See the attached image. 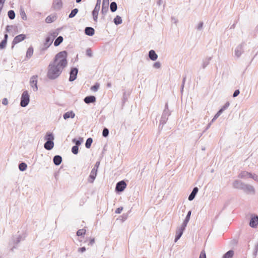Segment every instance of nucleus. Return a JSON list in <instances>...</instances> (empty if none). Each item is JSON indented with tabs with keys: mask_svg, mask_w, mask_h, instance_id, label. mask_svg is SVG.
Listing matches in <instances>:
<instances>
[{
	"mask_svg": "<svg viewBox=\"0 0 258 258\" xmlns=\"http://www.w3.org/2000/svg\"><path fill=\"white\" fill-rule=\"evenodd\" d=\"M67 53L61 51L55 56L53 61L48 66L47 76L51 80H54L60 76L68 64Z\"/></svg>",
	"mask_w": 258,
	"mask_h": 258,
	"instance_id": "1",
	"label": "nucleus"
},
{
	"mask_svg": "<svg viewBox=\"0 0 258 258\" xmlns=\"http://www.w3.org/2000/svg\"><path fill=\"white\" fill-rule=\"evenodd\" d=\"M29 101L30 98L28 92L27 91H25L21 96L20 105L22 107H25L28 105Z\"/></svg>",
	"mask_w": 258,
	"mask_h": 258,
	"instance_id": "2",
	"label": "nucleus"
},
{
	"mask_svg": "<svg viewBox=\"0 0 258 258\" xmlns=\"http://www.w3.org/2000/svg\"><path fill=\"white\" fill-rule=\"evenodd\" d=\"M170 115L169 111L168 109V105L166 104L165 105V108L163 112L162 115L161 116L160 121V125L162 124L163 125L166 123L167 120H168V117Z\"/></svg>",
	"mask_w": 258,
	"mask_h": 258,
	"instance_id": "3",
	"label": "nucleus"
},
{
	"mask_svg": "<svg viewBox=\"0 0 258 258\" xmlns=\"http://www.w3.org/2000/svg\"><path fill=\"white\" fill-rule=\"evenodd\" d=\"M242 190L247 194L255 195V189L253 186L252 185L245 183L243 187H242Z\"/></svg>",
	"mask_w": 258,
	"mask_h": 258,
	"instance_id": "4",
	"label": "nucleus"
},
{
	"mask_svg": "<svg viewBox=\"0 0 258 258\" xmlns=\"http://www.w3.org/2000/svg\"><path fill=\"white\" fill-rule=\"evenodd\" d=\"M101 0H97L96 4L92 12V15L94 20L96 22L98 19V13L100 10Z\"/></svg>",
	"mask_w": 258,
	"mask_h": 258,
	"instance_id": "5",
	"label": "nucleus"
},
{
	"mask_svg": "<svg viewBox=\"0 0 258 258\" xmlns=\"http://www.w3.org/2000/svg\"><path fill=\"white\" fill-rule=\"evenodd\" d=\"M186 227V226H184L183 225L181 224L177 228L176 230V236L174 240L175 242H177V240L179 239V238L181 237Z\"/></svg>",
	"mask_w": 258,
	"mask_h": 258,
	"instance_id": "6",
	"label": "nucleus"
},
{
	"mask_svg": "<svg viewBox=\"0 0 258 258\" xmlns=\"http://www.w3.org/2000/svg\"><path fill=\"white\" fill-rule=\"evenodd\" d=\"M37 78L38 76L37 75H34L31 77L30 80V86L35 92L38 90Z\"/></svg>",
	"mask_w": 258,
	"mask_h": 258,
	"instance_id": "7",
	"label": "nucleus"
},
{
	"mask_svg": "<svg viewBox=\"0 0 258 258\" xmlns=\"http://www.w3.org/2000/svg\"><path fill=\"white\" fill-rule=\"evenodd\" d=\"M126 184L124 181L121 180L117 183L116 185L115 190L117 191H122L126 187Z\"/></svg>",
	"mask_w": 258,
	"mask_h": 258,
	"instance_id": "8",
	"label": "nucleus"
},
{
	"mask_svg": "<svg viewBox=\"0 0 258 258\" xmlns=\"http://www.w3.org/2000/svg\"><path fill=\"white\" fill-rule=\"evenodd\" d=\"M63 6L61 0H54L52 4V7L55 10H60Z\"/></svg>",
	"mask_w": 258,
	"mask_h": 258,
	"instance_id": "9",
	"label": "nucleus"
},
{
	"mask_svg": "<svg viewBox=\"0 0 258 258\" xmlns=\"http://www.w3.org/2000/svg\"><path fill=\"white\" fill-rule=\"evenodd\" d=\"M243 52V45L240 44L238 45L235 49L234 55L237 58H239Z\"/></svg>",
	"mask_w": 258,
	"mask_h": 258,
	"instance_id": "10",
	"label": "nucleus"
},
{
	"mask_svg": "<svg viewBox=\"0 0 258 258\" xmlns=\"http://www.w3.org/2000/svg\"><path fill=\"white\" fill-rule=\"evenodd\" d=\"M78 73V70L77 68H73L70 73L69 81L72 82L74 81L77 77Z\"/></svg>",
	"mask_w": 258,
	"mask_h": 258,
	"instance_id": "11",
	"label": "nucleus"
},
{
	"mask_svg": "<svg viewBox=\"0 0 258 258\" xmlns=\"http://www.w3.org/2000/svg\"><path fill=\"white\" fill-rule=\"evenodd\" d=\"M26 38V35L25 34H20L16 36L13 41V44H16L23 40H24Z\"/></svg>",
	"mask_w": 258,
	"mask_h": 258,
	"instance_id": "12",
	"label": "nucleus"
},
{
	"mask_svg": "<svg viewBox=\"0 0 258 258\" xmlns=\"http://www.w3.org/2000/svg\"><path fill=\"white\" fill-rule=\"evenodd\" d=\"M97 171L95 169H92L88 177V182L93 183L96 177Z\"/></svg>",
	"mask_w": 258,
	"mask_h": 258,
	"instance_id": "13",
	"label": "nucleus"
},
{
	"mask_svg": "<svg viewBox=\"0 0 258 258\" xmlns=\"http://www.w3.org/2000/svg\"><path fill=\"white\" fill-rule=\"evenodd\" d=\"M245 183L242 182L240 180H236L233 182V187L235 188L240 189L242 190V187H243Z\"/></svg>",
	"mask_w": 258,
	"mask_h": 258,
	"instance_id": "14",
	"label": "nucleus"
},
{
	"mask_svg": "<svg viewBox=\"0 0 258 258\" xmlns=\"http://www.w3.org/2000/svg\"><path fill=\"white\" fill-rule=\"evenodd\" d=\"M258 225V216H254L252 217L249 222V226L251 227L254 228Z\"/></svg>",
	"mask_w": 258,
	"mask_h": 258,
	"instance_id": "15",
	"label": "nucleus"
},
{
	"mask_svg": "<svg viewBox=\"0 0 258 258\" xmlns=\"http://www.w3.org/2000/svg\"><path fill=\"white\" fill-rule=\"evenodd\" d=\"M251 173L246 171H241L238 175V177L240 178L246 179L250 178Z\"/></svg>",
	"mask_w": 258,
	"mask_h": 258,
	"instance_id": "16",
	"label": "nucleus"
},
{
	"mask_svg": "<svg viewBox=\"0 0 258 258\" xmlns=\"http://www.w3.org/2000/svg\"><path fill=\"white\" fill-rule=\"evenodd\" d=\"M21 239H22V237L20 235H17L13 237V240L14 244L15 245L13 246V248H16V246L21 241Z\"/></svg>",
	"mask_w": 258,
	"mask_h": 258,
	"instance_id": "17",
	"label": "nucleus"
},
{
	"mask_svg": "<svg viewBox=\"0 0 258 258\" xmlns=\"http://www.w3.org/2000/svg\"><path fill=\"white\" fill-rule=\"evenodd\" d=\"M198 191H199V188L197 187H194L188 198V200L190 201L193 200L195 199Z\"/></svg>",
	"mask_w": 258,
	"mask_h": 258,
	"instance_id": "18",
	"label": "nucleus"
},
{
	"mask_svg": "<svg viewBox=\"0 0 258 258\" xmlns=\"http://www.w3.org/2000/svg\"><path fill=\"white\" fill-rule=\"evenodd\" d=\"M85 33L86 35L89 36H93L95 33V30L94 28L91 27H87L85 29Z\"/></svg>",
	"mask_w": 258,
	"mask_h": 258,
	"instance_id": "19",
	"label": "nucleus"
},
{
	"mask_svg": "<svg viewBox=\"0 0 258 258\" xmlns=\"http://www.w3.org/2000/svg\"><path fill=\"white\" fill-rule=\"evenodd\" d=\"M54 147V142L53 141H47L44 145V147L46 150H50Z\"/></svg>",
	"mask_w": 258,
	"mask_h": 258,
	"instance_id": "20",
	"label": "nucleus"
},
{
	"mask_svg": "<svg viewBox=\"0 0 258 258\" xmlns=\"http://www.w3.org/2000/svg\"><path fill=\"white\" fill-rule=\"evenodd\" d=\"M84 101L86 104L94 103L96 101V97L94 96H87L84 98Z\"/></svg>",
	"mask_w": 258,
	"mask_h": 258,
	"instance_id": "21",
	"label": "nucleus"
},
{
	"mask_svg": "<svg viewBox=\"0 0 258 258\" xmlns=\"http://www.w3.org/2000/svg\"><path fill=\"white\" fill-rule=\"evenodd\" d=\"M54 164L56 165H59L62 162V158L59 155H55L53 159Z\"/></svg>",
	"mask_w": 258,
	"mask_h": 258,
	"instance_id": "22",
	"label": "nucleus"
},
{
	"mask_svg": "<svg viewBox=\"0 0 258 258\" xmlns=\"http://www.w3.org/2000/svg\"><path fill=\"white\" fill-rule=\"evenodd\" d=\"M75 116V113L73 111L67 112L63 115V117L64 119H67L69 118H73Z\"/></svg>",
	"mask_w": 258,
	"mask_h": 258,
	"instance_id": "23",
	"label": "nucleus"
},
{
	"mask_svg": "<svg viewBox=\"0 0 258 258\" xmlns=\"http://www.w3.org/2000/svg\"><path fill=\"white\" fill-rule=\"evenodd\" d=\"M212 59V57H207L205 58L202 61V67L203 69L206 68L209 64Z\"/></svg>",
	"mask_w": 258,
	"mask_h": 258,
	"instance_id": "24",
	"label": "nucleus"
},
{
	"mask_svg": "<svg viewBox=\"0 0 258 258\" xmlns=\"http://www.w3.org/2000/svg\"><path fill=\"white\" fill-rule=\"evenodd\" d=\"M149 57L152 60H156L158 58V55L155 51L153 50H151L149 52Z\"/></svg>",
	"mask_w": 258,
	"mask_h": 258,
	"instance_id": "25",
	"label": "nucleus"
},
{
	"mask_svg": "<svg viewBox=\"0 0 258 258\" xmlns=\"http://www.w3.org/2000/svg\"><path fill=\"white\" fill-rule=\"evenodd\" d=\"M191 214V211H189L187 214V215H186L185 219L184 220L183 223H182V225H183L184 226H187V223L189 221Z\"/></svg>",
	"mask_w": 258,
	"mask_h": 258,
	"instance_id": "26",
	"label": "nucleus"
},
{
	"mask_svg": "<svg viewBox=\"0 0 258 258\" xmlns=\"http://www.w3.org/2000/svg\"><path fill=\"white\" fill-rule=\"evenodd\" d=\"M45 139L46 140V141H53L54 137L52 133H47L45 137Z\"/></svg>",
	"mask_w": 258,
	"mask_h": 258,
	"instance_id": "27",
	"label": "nucleus"
},
{
	"mask_svg": "<svg viewBox=\"0 0 258 258\" xmlns=\"http://www.w3.org/2000/svg\"><path fill=\"white\" fill-rule=\"evenodd\" d=\"M63 37L61 36H58L54 41V45L55 46H58L63 41Z\"/></svg>",
	"mask_w": 258,
	"mask_h": 258,
	"instance_id": "28",
	"label": "nucleus"
},
{
	"mask_svg": "<svg viewBox=\"0 0 258 258\" xmlns=\"http://www.w3.org/2000/svg\"><path fill=\"white\" fill-rule=\"evenodd\" d=\"M52 42V39L50 38V37H49V36L47 37L46 38V39H45V42L44 43V46L46 48H48L50 45V44H51Z\"/></svg>",
	"mask_w": 258,
	"mask_h": 258,
	"instance_id": "29",
	"label": "nucleus"
},
{
	"mask_svg": "<svg viewBox=\"0 0 258 258\" xmlns=\"http://www.w3.org/2000/svg\"><path fill=\"white\" fill-rule=\"evenodd\" d=\"M113 22L115 25H119L122 23V20L121 18L119 16H116V17L114 19Z\"/></svg>",
	"mask_w": 258,
	"mask_h": 258,
	"instance_id": "30",
	"label": "nucleus"
},
{
	"mask_svg": "<svg viewBox=\"0 0 258 258\" xmlns=\"http://www.w3.org/2000/svg\"><path fill=\"white\" fill-rule=\"evenodd\" d=\"M33 54V48L32 46L30 47L26 52V57L28 58L31 57Z\"/></svg>",
	"mask_w": 258,
	"mask_h": 258,
	"instance_id": "31",
	"label": "nucleus"
},
{
	"mask_svg": "<svg viewBox=\"0 0 258 258\" xmlns=\"http://www.w3.org/2000/svg\"><path fill=\"white\" fill-rule=\"evenodd\" d=\"M234 254L233 250H229L223 256V258H232Z\"/></svg>",
	"mask_w": 258,
	"mask_h": 258,
	"instance_id": "32",
	"label": "nucleus"
},
{
	"mask_svg": "<svg viewBox=\"0 0 258 258\" xmlns=\"http://www.w3.org/2000/svg\"><path fill=\"white\" fill-rule=\"evenodd\" d=\"M110 10L111 12H114L115 11H116L117 10V8L116 3L114 2L111 3L110 6Z\"/></svg>",
	"mask_w": 258,
	"mask_h": 258,
	"instance_id": "33",
	"label": "nucleus"
},
{
	"mask_svg": "<svg viewBox=\"0 0 258 258\" xmlns=\"http://www.w3.org/2000/svg\"><path fill=\"white\" fill-rule=\"evenodd\" d=\"M27 167V164L24 162L21 163L19 165V170L21 171H24L26 170Z\"/></svg>",
	"mask_w": 258,
	"mask_h": 258,
	"instance_id": "34",
	"label": "nucleus"
},
{
	"mask_svg": "<svg viewBox=\"0 0 258 258\" xmlns=\"http://www.w3.org/2000/svg\"><path fill=\"white\" fill-rule=\"evenodd\" d=\"M78 9L75 8V9H73L71 11V13L69 14V17L70 18H72L76 16V15L78 13Z\"/></svg>",
	"mask_w": 258,
	"mask_h": 258,
	"instance_id": "35",
	"label": "nucleus"
},
{
	"mask_svg": "<svg viewBox=\"0 0 258 258\" xmlns=\"http://www.w3.org/2000/svg\"><path fill=\"white\" fill-rule=\"evenodd\" d=\"M92 142H93V140L91 138H88L86 141V142L85 143L86 147L88 149L90 148Z\"/></svg>",
	"mask_w": 258,
	"mask_h": 258,
	"instance_id": "36",
	"label": "nucleus"
},
{
	"mask_svg": "<svg viewBox=\"0 0 258 258\" xmlns=\"http://www.w3.org/2000/svg\"><path fill=\"white\" fill-rule=\"evenodd\" d=\"M8 15L11 20H13L15 18V13L13 10H10L8 13Z\"/></svg>",
	"mask_w": 258,
	"mask_h": 258,
	"instance_id": "37",
	"label": "nucleus"
},
{
	"mask_svg": "<svg viewBox=\"0 0 258 258\" xmlns=\"http://www.w3.org/2000/svg\"><path fill=\"white\" fill-rule=\"evenodd\" d=\"M99 88V84L96 83L94 85L91 87V90L93 92H96Z\"/></svg>",
	"mask_w": 258,
	"mask_h": 258,
	"instance_id": "38",
	"label": "nucleus"
},
{
	"mask_svg": "<svg viewBox=\"0 0 258 258\" xmlns=\"http://www.w3.org/2000/svg\"><path fill=\"white\" fill-rule=\"evenodd\" d=\"M54 17H51L50 16H49L46 17L45 19V21L47 23H50L54 21Z\"/></svg>",
	"mask_w": 258,
	"mask_h": 258,
	"instance_id": "39",
	"label": "nucleus"
},
{
	"mask_svg": "<svg viewBox=\"0 0 258 258\" xmlns=\"http://www.w3.org/2000/svg\"><path fill=\"white\" fill-rule=\"evenodd\" d=\"M86 230L84 229H79L77 232V235L78 236L83 235L85 234Z\"/></svg>",
	"mask_w": 258,
	"mask_h": 258,
	"instance_id": "40",
	"label": "nucleus"
},
{
	"mask_svg": "<svg viewBox=\"0 0 258 258\" xmlns=\"http://www.w3.org/2000/svg\"><path fill=\"white\" fill-rule=\"evenodd\" d=\"M229 103L228 102H226L224 105L219 110V111H221V113H222L225 110H226L229 106Z\"/></svg>",
	"mask_w": 258,
	"mask_h": 258,
	"instance_id": "41",
	"label": "nucleus"
},
{
	"mask_svg": "<svg viewBox=\"0 0 258 258\" xmlns=\"http://www.w3.org/2000/svg\"><path fill=\"white\" fill-rule=\"evenodd\" d=\"M221 111L219 110L212 119L211 122H213L221 114Z\"/></svg>",
	"mask_w": 258,
	"mask_h": 258,
	"instance_id": "42",
	"label": "nucleus"
},
{
	"mask_svg": "<svg viewBox=\"0 0 258 258\" xmlns=\"http://www.w3.org/2000/svg\"><path fill=\"white\" fill-rule=\"evenodd\" d=\"M78 147L77 146H74L72 148V152L74 154H77L78 153Z\"/></svg>",
	"mask_w": 258,
	"mask_h": 258,
	"instance_id": "43",
	"label": "nucleus"
},
{
	"mask_svg": "<svg viewBox=\"0 0 258 258\" xmlns=\"http://www.w3.org/2000/svg\"><path fill=\"white\" fill-rule=\"evenodd\" d=\"M108 10V8L107 6H102V10H101V12L102 13V14H104V15H105L107 11Z\"/></svg>",
	"mask_w": 258,
	"mask_h": 258,
	"instance_id": "44",
	"label": "nucleus"
},
{
	"mask_svg": "<svg viewBox=\"0 0 258 258\" xmlns=\"http://www.w3.org/2000/svg\"><path fill=\"white\" fill-rule=\"evenodd\" d=\"M109 130L107 128H104L102 132V135L104 137H106L108 136Z\"/></svg>",
	"mask_w": 258,
	"mask_h": 258,
	"instance_id": "45",
	"label": "nucleus"
},
{
	"mask_svg": "<svg viewBox=\"0 0 258 258\" xmlns=\"http://www.w3.org/2000/svg\"><path fill=\"white\" fill-rule=\"evenodd\" d=\"M7 42L6 41V40H3L1 43H0V49H3L4 48H5L6 46V45H7Z\"/></svg>",
	"mask_w": 258,
	"mask_h": 258,
	"instance_id": "46",
	"label": "nucleus"
},
{
	"mask_svg": "<svg viewBox=\"0 0 258 258\" xmlns=\"http://www.w3.org/2000/svg\"><path fill=\"white\" fill-rule=\"evenodd\" d=\"M250 178L253 179L254 181L258 182V175L256 174H252L251 173Z\"/></svg>",
	"mask_w": 258,
	"mask_h": 258,
	"instance_id": "47",
	"label": "nucleus"
},
{
	"mask_svg": "<svg viewBox=\"0 0 258 258\" xmlns=\"http://www.w3.org/2000/svg\"><path fill=\"white\" fill-rule=\"evenodd\" d=\"M73 141L74 143H75L76 144V146H79L80 145H81V144L82 143V142L83 141V139H81V140H76V139H74L73 140Z\"/></svg>",
	"mask_w": 258,
	"mask_h": 258,
	"instance_id": "48",
	"label": "nucleus"
},
{
	"mask_svg": "<svg viewBox=\"0 0 258 258\" xmlns=\"http://www.w3.org/2000/svg\"><path fill=\"white\" fill-rule=\"evenodd\" d=\"M204 23L203 22H200L198 23V24L197 26V29L198 30H201L203 28Z\"/></svg>",
	"mask_w": 258,
	"mask_h": 258,
	"instance_id": "49",
	"label": "nucleus"
},
{
	"mask_svg": "<svg viewBox=\"0 0 258 258\" xmlns=\"http://www.w3.org/2000/svg\"><path fill=\"white\" fill-rule=\"evenodd\" d=\"M161 64L159 61L155 62L153 64V67L155 69H158L161 68Z\"/></svg>",
	"mask_w": 258,
	"mask_h": 258,
	"instance_id": "50",
	"label": "nucleus"
},
{
	"mask_svg": "<svg viewBox=\"0 0 258 258\" xmlns=\"http://www.w3.org/2000/svg\"><path fill=\"white\" fill-rule=\"evenodd\" d=\"M21 15L22 16V18L23 20H26L27 17H26V15L24 10H23V11L21 10Z\"/></svg>",
	"mask_w": 258,
	"mask_h": 258,
	"instance_id": "51",
	"label": "nucleus"
},
{
	"mask_svg": "<svg viewBox=\"0 0 258 258\" xmlns=\"http://www.w3.org/2000/svg\"><path fill=\"white\" fill-rule=\"evenodd\" d=\"M199 258H207L206 252L204 250H202L200 254Z\"/></svg>",
	"mask_w": 258,
	"mask_h": 258,
	"instance_id": "52",
	"label": "nucleus"
},
{
	"mask_svg": "<svg viewBox=\"0 0 258 258\" xmlns=\"http://www.w3.org/2000/svg\"><path fill=\"white\" fill-rule=\"evenodd\" d=\"M86 54L89 56V57H92V51H91V50L90 49H87V50H86Z\"/></svg>",
	"mask_w": 258,
	"mask_h": 258,
	"instance_id": "53",
	"label": "nucleus"
},
{
	"mask_svg": "<svg viewBox=\"0 0 258 258\" xmlns=\"http://www.w3.org/2000/svg\"><path fill=\"white\" fill-rule=\"evenodd\" d=\"M240 93V92H239V90H236L233 94V97H237Z\"/></svg>",
	"mask_w": 258,
	"mask_h": 258,
	"instance_id": "54",
	"label": "nucleus"
},
{
	"mask_svg": "<svg viewBox=\"0 0 258 258\" xmlns=\"http://www.w3.org/2000/svg\"><path fill=\"white\" fill-rule=\"evenodd\" d=\"M122 210H123V208L119 207L115 210V213L116 214H120L122 212Z\"/></svg>",
	"mask_w": 258,
	"mask_h": 258,
	"instance_id": "55",
	"label": "nucleus"
},
{
	"mask_svg": "<svg viewBox=\"0 0 258 258\" xmlns=\"http://www.w3.org/2000/svg\"><path fill=\"white\" fill-rule=\"evenodd\" d=\"M2 104L5 105H7L8 104V100L7 98H5L2 100Z\"/></svg>",
	"mask_w": 258,
	"mask_h": 258,
	"instance_id": "56",
	"label": "nucleus"
},
{
	"mask_svg": "<svg viewBox=\"0 0 258 258\" xmlns=\"http://www.w3.org/2000/svg\"><path fill=\"white\" fill-rule=\"evenodd\" d=\"M109 4V0H103L102 6H107Z\"/></svg>",
	"mask_w": 258,
	"mask_h": 258,
	"instance_id": "57",
	"label": "nucleus"
},
{
	"mask_svg": "<svg viewBox=\"0 0 258 258\" xmlns=\"http://www.w3.org/2000/svg\"><path fill=\"white\" fill-rule=\"evenodd\" d=\"M78 251L79 252L83 253L86 251V248L85 247H82L79 248L78 249Z\"/></svg>",
	"mask_w": 258,
	"mask_h": 258,
	"instance_id": "58",
	"label": "nucleus"
},
{
	"mask_svg": "<svg viewBox=\"0 0 258 258\" xmlns=\"http://www.w3.org/2000/svg\"><path fill=\"white\" fill-rule=\"evenodd\" d=\"M99 165H100V162L99 161H98L96 163L95 165V166L93 168V169H95L96 168V171L98 170V168L99 166Z\"/></svg>",
	"mask_w": 258,
	"mask_h": 258,
	"instance_id": "59",
	"label": "nucleus"
},
{
	"mask_svg": "<svg viewBox=\"0 0 258 258\" xmlns=\"http://www.w3.org/2000/svg\"><path fill=\"white\" fill-rule=\"evenodd\" d=\"M94 242H95V239L94 238H92L90 240L89 244L91 245H92L94 244Z\"/></svg>",
	"mask_w": 258,
	"mask_h": 258,
	"instance_id": "60",
	"label": "nucleus"
},
{
	"mask_svg": "<svg viewBox=\"0 0 258 258\" xmlns=\"http://www.w3.org/2000/svg\"><path fill=\"white\" fill-rule=\"evenodd\" d=\"M6 0H0V5L1 6H4V4Z\"/></svg>",
	"mask_w": 258,
	"mask_h": 258,
	"instance_id": "61",
	"label": "nucleus"
},
{
	"mask_svg": "<svg viewBox=\"0 0 258 258\" xmlns=\"http://www.w3.org/2000/svg\"><path fill=\"white\" fill-rule=\"evenodd\" d=\"M185 81V78H184L183 79L182 84V86H181L182 90L183 89V87H184V84Z\"/></svg>",
	"mask_w": 258,
	"mask_h": 258,
	"instance_id": "62",
	"label": "nucleus"
},
{
	"mask_svg": "<svg viewBox=\"0 0 258 258\" xmlns=\"http://www.w3.org/2000/svg\"><path fill=\"white\" fill-rule=\"evenodd\" d=\"M8 38V34H6L4 36V40H6V41L7 42Z\"/></svg>",
	"mask_w": 258,
	"mask_h": 258,
	"instance_id": "63",
	"label": "nucleus"
},
{
	"mask_svg": "<svg viewBox=\"0 0 258 258\" xmlns=\"http://www.w3.org/2000/svg\"><path fill=\"white\" fill-rule=\"evenodd\" d=\"M255 32L256 34H258V25L256 26V27L255 28Z\"/></svg>",
	"mask_w": 258,
	"mask_h": 258,
	"instance_id": "64",
	"label": "nucleus"
}]
</instances>
